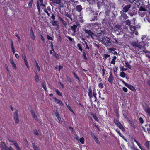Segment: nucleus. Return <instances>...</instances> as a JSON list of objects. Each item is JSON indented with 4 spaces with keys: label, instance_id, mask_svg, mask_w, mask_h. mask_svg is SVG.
Listing matches in <instances>:
<instances>
[{
    "label": "nucleus",
    "instance_id": "603ef678",
    "mask_svg": "<svg viewBox=\"0 0 150 150\" xmlns=\"http://www.w3.org/2000/svg\"><path fill=\"white\" fill-rule=\"evenodd\" d=\"M145 110L150 115V109L149 108H147Z\"/></svg>",
    "mask_w": 150,
    "mask_h": 150
},
{
    "label": "nucleus",
    "instance_id": "680f3d73",
    "mask_svg": "<svg viewBox=\"0 0 150 150\" xmlns=\"http://www.w3.org/2000/svg\"><path fill=\"white\" fill-rule=\"evenodd\" d=\"M69 128L70 129L71 132L73 133L74 132L73 128L71 127H69Z\"/></svg>",
    "mask_w": 150,
    "mask_h": 150
},
{
    "label": "nucleus",
    "instance_id": "6ab92c4d",
    "mask_svg": "<svg viewBox=\"0 0 150 150\" xmlns=\"http://www.w3.org/2000/svg\"><path fill=\"white\" fill-rule=\"evenodd\" d=\"M76 10L77 11L80 12L82 10V8L81 6L80 5H78L76 6Z\"/></svg>",
    "mask_w": 150,
    "mask_h": 150
},
{
    "label": "nucleus",
    "instance_id": "69168bd1",
    "mask_svg": "<svg viewBox=\"0 0 150 150\" xmlns=\"http://www.w3.org/2000/svg\"><path fill=\"white\" fill-rule=\"evenodd\" d=\"M139 120L141 123H143V120L142 117H140L139 118Z\"/></svg>",
    "mask_w": 150,
    "mask_h": 150
},
{
    "label": "nucleus",
    "instance_id": "e2e57ef3",
    "mask_svg": "<svg viewBox=\"0 0 150 150\" xmlns=\"http://www.w3.org/2000/svg\"><path fill=\"white\" fill-rule=\"evenodd\" d=\"M36 75L35 76V81L37 82L38 81V74L36 72L35 73Z\"/></svg>",
    "mask_w": 150,
    "mask_h": 150
},
{
    "label": "nucleus",
    "instance_id": "37998d69",
    "mask_svg": "<svg viewBox=\"0 0 150 150\" xmlns=\"http://www.w3.org/2000/svg\"><path fill=\"white\" fill-rule=\"evenodd\" d=\"M137 144L141 150H145V149L142 147L140 143H138Z\"/></svg>",
    "mask_w": 150,
    "mask_h": 150
},
{
    "label": "nucleus",
    "instance_id": "a211bd4d",
    "mask_svg": "<svg viewBox=\"0 0 150 150\" xmlns=\"http://www.w3.org/2000/svg\"><path fill=\"white\" fill-rule=\"evenodd\" d=\"M88 95L90 98L91 99L93 95L92 93V90L91 88H90L88 89Z\"/></svg>",
    "mask_w": 150,
    "mask_h": 150
},
{
    "label": "nucleus",
    "instance_id": "7c9ffc66",
    "mask_svg": "<svg viewBox=\"0 0 150 150\" xmlns=\"http://www.w3.org/2000/svg\"><path fill=\"white\" fill-rule=\"evenodd\" d=\"M125 66L128 67L130 69H131V66L129 64L128 62H125Z\"/></svg>",
    "mask_w": 150,
    "mask_h": 150
},
{
    "label": "nucleus",
    "instance_id": "052dcab7",
    "mask_svg": "<svg viewBox=\"0 0 150 150\" xmlns=\"http://www.w3.org/2000/svg\"><path fill=\"white\" fill-rule=\"evenodd\" d=\"M114 123L116 125H117L118 123H119L120 122H119L117 120H114Z\"/></svg>",
    "mask_w": 150,
    "mask_h": 150
},
{
    "label": "nucleus",
    "instance_id": "2eb2a0df",
    "mask_svg": "<svg viewBox=\"0 0 150 150\" xmlns=\"http://www.w3.org/2000/svg\"><path fill=\"white\" fill-rule=\"evenodd\" d=\"M10 63L12 64L13 67L15 69H16V66L14 62L13 59H10Z\"/></svg>",
    "mask_w": 150,
    "mask_h": 150
},
{
    "label": "nucleus",
    "instance_id": "f3484780",
    "mask_svg": "<svg viewBox=\"0 0 150 150\" xmlns=\"http://www.w3.org/2000/svg\"><path fill=\"white\" fill-rule=\"evenodd\" d=\"M31 115L33 117L34 119L35 120H37V116L35 115V112H34V111L32 110H31Z\"/></svg>",
    "mask_w": 150,
    "mask_h": 150
},
{
    "label": "nucleus",
    "instance_id": "bf43d9fd",
    "mask_svg": "<svg viewBox=\"0 0 150 150\" xmlns=\"http://www.w3.org/2000/svg\"><path fill=\"white\" fill-rule=\"evenodd\" d=\"M146 19L148 22L150 23V18L149 16L146 17Z\"/></svg>",
    "mask_w": 150,
    "mask_h": 150
},
{
    "label": "nucleus",
    "instance_id": "39448f33",
    "mask_svg": "<svg viewBox=\"0 0 150 150\" xmlns=\"http://www.w3.org/2000/svg\"><path fill=\"white\" fill-rule=\"evenodd\" d=\"M14 118L15 120V122L16 123L18 124L19 122L18 119V113L17 110H16L14 114Z\"/></svg>",
    "mask_w": 150,
    "mask_h": 150
},
{
    "label": "nucleus",
    "instance_id": "a18cd8bd",
    "mask_svg": "<svg viewBox=\"0 0 150 150\" xmlns=\"http://www.w3.org/2000/svg\"><path fill=\"white\" fill-rule=\"evenodd\" d=\"M106 71V70H105V69H104L103 68L102 69V76H104Z\"/></svg>",
    "mask_w": 150,
    "mask_h": 150
},
{
    "label": "nucleus",
    "instance_id": "338daca9",
    "mask_svg": "<svg viewBox=\"0 0 150 150\" xmlns=\"http://www.w3.org/2000/svg\"><path fill=\"white\" fill-rule=\"evenodd\" d=\"M122 89H123V91L125 92H127V89L125 87H123L122 88Z\"/></svg>",
    "mask_w": 150,
    "mask_h": 150
},
{
    "label": "nucleus",
    "instance_id": "b1692460",
    "mask_svg": "<svg viewBox=\"0 0 150 150\" xmlns=\"http://www.w3.org/2000/svg\"><path fill=\"white\" fill-rule=\"evenodd\" d=\"M125 23L126 25H129L130 26V25L131 22L129 20L127 19L126 20Z\"/></svg>",
    "mask_w": 150,
    "mask_h": 150
},
{
    "label": "nucleus",
    "instance_id": "5fc2aeb1",
    "mask_svg": "<svg viewBox=\"0 0 150 150\" xmlns=\"http://www.w3.org/2000/svg\"><path fill=\"white\" fill-rule=\"evenodd\" d=\"M96 95L97 94H96V93H94V92L93 93V96L95 98V101H96V99H97V98H96Z\"/></svg>",
    "mask_w": 150,
    "mask_h": 150
},
{
    "label": "nucleus",
    "instance_id": "a19ab883",
    "mask_svg": "<svg viewBox=\"0 0 150 150\" xmlns=\"http://www.w3.org/2000/svg\"><path fill=\"white\" fill-rule=\"evenodd\" d=\"M122 16L125 19H126L128 18V16L126 14H123L122 15Z\"/></svg>",
    "mask_w": 150,
    "mask_h": 150
},
{
    "label": "nucleus",
    "instance_id": "3c124183",
    "mask_svg": "<svg viewBox=\"0 0 150 150\" xmlns=\"http://www.w3.org/2000/svg\"><path fill=\"white\" fill-rule=\"evenodd\" d=\"M74 138L75 139H76V140H77V141L79 140V137L77 136V135H76L74 136Z\"/></svg>",
    "mask_w": 150,
    "mask_h": 150
},
{
    "label": "nucleus",
    "instance_id": "2f4dec72",
    "mask_svg": "<svg viewBox=\"0 0 150 150\" xmlns=\"http://www.w3.org/2000/svg\"><path fill=\"white\" fill-rule=\"evenodd\" d=\"M65 16L67 17H68L69 18H70L71 20V21H72L73 19L72 18V16L71 15L67 13L66 14Z\"/></svg>",
    "mask_w": 150,
    "mask_h": 150
},
{
    "label": "nucleus",
    "instance_id": "7ed1b4c3",
    "mask_svg": "<svg viewBox=\"0 0 150 150\" xmlns=\"http://www.w3.org/2000/svg\"><path fill=\"white\" fill-rule=\"evenodd\" d=\"M0 148L1 150H11V148H13L11 146L9 148L6 146L5 143L1 142L0 144Z\"/></svg>",
    "mask_w": 150,
    "mask_h": 150
},
{
    "label": "nucleus",
    "instance_id": "e433bc0d",
    "mask_svg": "<svg viewBox=\"0 0 150 150\" xmlns=\"http://www.w3.org/2000/svg\"><path fill=\"white\" fill-rule=\"evenodd\" d=\"M98 86L100 88H102L104 87L103 84L101 83H99L98 84Z\"/></svg>",
    "mask_w": 150,
    "mask_h": 150
},
{
    "label": "nucleus",
    "instance_id": "6e6d98bb",
    "mask_svg": "<svg viewBox=\"0 0 150 150\" xmlns=\"http://www.w3.org/2000/svg\"><path fill=\"white\" fill-rule=\"evenodd\" d=\"M110 56V55L107 54H104L103 55V57L105 58V59H106L107 58L109 57Z\"/></svg>",
    "mask_w": 150,
    "mask_h": 150
},
{
    "label": "nucleus",
    "instance_id": "49530a36",
    "mask_svg": "<svg viewBox=\"0 0 150 150\" xmlns=\"http://www.w3.org/2000/svg\"><path fill=\"white\" fill-rule=\"evenodd\" d=\"M118 68L116 67L115 66L113 67V70L114 72H116L117 71Z\"/></svg>",
    "mask_w": 150,
    "mask_h": 150
},
{
    "label": "nucleus",
    "instance_id": "412c9836",
    "mask_svg": "<svg viewBox=\"0 0 150 150\" xmlns=\"http://www.w3.org/2000/svg\"><path fill=\"white\" fill-rule=\"evenodd\" d=\"M55 115L57 118L58 119V120L59 121V122L60 123H61V119L59 116V113L58 112H56L55 113Z\"/></svg>",
    "mask_w": 150,
    "mask_h": 150
},
{
    "label": "nucleus",
    "instance_id": "bb28decb",
    "mask_svg": "<svg viewBox=\"0 0 150 150\" xmlns=\"http://www.w3.org/2000/svg\"><path fill=\"white\" fill-rule=\"evenodd\" d=\"M58 23V22L55 21H54L52 22V24L53 26H56Z\"/></svg>",
    "mask_w": 150,
    "mask_h": 150
},
{
    "label": "nucleus",
    "instance_id": "c9c22d12",
    "mask_svg": "<svg viewBox=\"0 0 150 150\" xmlns=\"http://www.w3.org/2000/svg\"><path fill=\"white\" fill-rule=\"evenodd\" d=\"M119 135L125 141H127V140L125 137L121 133H119Z\"/></svg>",
    "mask_w": 150,
    "mask_h": 150
},
{
    "label": "nucleus",
    "instance_id": "79ce46f5",
    "mask_svg": "<svg viewBox=\"0 0 150 150\" xmlns=\"http://www.w3.org/2000/svg\"><path fill=\"white\" fill-rule=\"evenodd\" d=\"M67 38L70 42H75L74 40L70 36H68Z\"/></svg>",
    "mask_w": 150,
    "mask_h": 150
},
{
    "label": "nucleus",
    "instance_id": "f8f14e48",
    "mask_svg": "<svg viewBox=\"0 0 150 150\" xmlns=\"http://www.w3.org/2000/svg\"><path fill=\"white\" fill-rule=\"evenodd\" d=\"M131 7L130 5H128L125 6L123 8L122 11L123 12H126L128 11Z\"/></svg>",
    "mask_w": 150,
    "mask_h": 150
},
{
    "label": "nucleus",
    "instance_id": "f257e3e1",
    "mask_svg": "<svg viewBox=\"0 0 150 150\" xmlns=\"http://www.w3.org/2000/svg\"><path fill=\"white\" fill-rule=\"evenodd\" d=\"M102 42L106 47H110L111 42L110 39L106 36H105L102 38Z\"/></svg>",
    "mask_w": 150,
    "mask_h": 150
},
{
    "label": "nucleus",
    "instance_id": "473e14b6",
    "mask_svg": "<svg viewBox=\"0 0 150 150\" xmlns=\"http://www.w3.org/2000/svg\"><path fill=\"white\" fill-rule=\"evenodd\" d=\"M33 2V0H30V2L28 4V6L29 8H30L31 7L32 4Z\"/></svg>",
    "mask_w": 150,
    "mask_h": 150
},
{
    "label": "nucleus",
    "instance_id": "6e6552de",
    "mask_svg": "<svg viewBox=\"0 0 150 150\" xmlns=\"http://www.w3.org/2000/svg\"><path fill=\"white\" fill-rule=\"evenodd\" d=\"M142 127L144 131L145 132L146 131V129L148 132L150 131V125L149 124L145 125L144 126H142Z\"/></svg>",
    "mask_w": 150,
    "mask_h": 150
},
{
    "label": "nucleus",
    "instance_id": "20e7f679",
    "mask_svg": "<svg viewBox=\"0 0 150 150\" xmlns=\"http://www.w3.org/2000/svg\"><path fill=\"white\" fill-rule=\"evenodd\" d=\"M120 80L122 81L123 83L125 85V86L129 88L131 90L134 91H136L135 88L132 86L129 85L128 84L125 83L124 81L121 79H120Z\"/></svg>",
    "mask_w": 150,
    "mask_h": 150
},
{
    "label": "nucleus",
    "instance_id": "13d9d810",
    "mask_svg": "<svg viewBox=\"0 0 150 150\" xmlns=\"http://www.w3.org/2000/svg\"><path fill=\"white\" fill-rule=\"evenodd\" d=\"M83 59H84L85 60L87 59V58L86 56V53L85 52H83Z\"/></svg>",
    "mask_w": 150,
    "mask_h": 150
},
{
    "label": "nucleus",
    "instance_id": "9d476101",
    "mask_svg": "<svg viewBox=\"0 0 150 150\" xmlns=\"http://www.w3.org/2000/svg\"><path fill=\"white\" fill-rule=\"evenodd\" d=\"M129 28L130 30L132 32H134L136 35H138V32L135 31L136 30V28L134 26H132V25H130Z\"/></svg>",
    "mask_w": 150,
    "mask_h": 150
},
{
    "label": "nucleus",
    "instance_id": "4d7b16f0",
    "mask_svg": "<svg viewBox=\"0 0 150 150\" xmlns=\"http://www.w3.org/2000/svg\"><path fill=\"white\" fill-rule=\"evenodd\" d=\"M114 40L113 41V42L114 43H117L118 44V42L117 40L115 38L113 39Z\"/></svg>",
    "mask_w": 150,
    "mask_h": 150
},
{
    "label": "nucleus",
    "instance_id": "aec40b11",
    "mask_svg": "<svg viewBox=\"0 0 150 150\" xmlns=\"http://www.w3.org/2000/svg\"><path fill=\"white\" fill-rule=\"evenodd\" d=\"M30 37L31 38H32L33 40H34L35 39V36L34 34V33L33 31L32 30V29H31L30 30Z\"/></svg>",
    "mask_w": 150,
    "mask_h": 150
},
{
    "label": "nucleus",
    "instance_id": "393cba45",
    "mask_svg": "<svg viewBox=\"0 0 150 150\" xmlns=\"http://www.w3.org/2000/svg\"><path fill=\"white\" fill-rule=\"evenodd\" d=\"M120 76L124 78L125 76V72L123 71L121 72L120 73Z\"/></svg>",
    "mask_w": 150,
    "mask_h": 150
},
{
    "label": "nucleus",
    "instance_id": "a878e982",
    "mask_svg": "<svg viewBox=\"0 0 150 150\" xmlns=\"http://www.w3.org/2000/svg\"><path fill=\"white\" fill-rule=\"evenodd\" d=\"M150 142L149 141H147L146 142L145 144V146L147 148H149L150 146V143H149Z\"/></svg>",
    "mask_w": 150,
    "mask_h": 150
},
{
    "label": "nucleus",
    "instance_id": "f03ea898",
    "mask_svg": "<svg viewBox=\"0 0 150 150\" xmlns=\"http://www.w3.org/2000/svg\"><path fill=\"white\" fill-rule=\"evenodd\" d=\"M147 9L145 8L141 7L138 11V13L139 16L141 17H143L146 14Z\"/></svg>",
    "mask_w": 150,
    "mask_h": 150
},
{
    "label": "nucleus",
    "instance_id": "ea45409f",
    "mask_svg": "<svg viewBox=\"0 0 150 150\" xmlns=\"http://www.w3.org/2000/svg\"><path fill=\"white\" fill-rule=\"evenodd\" d=\"M82 40L83 41V42H85V43L86 47L87 49H89V47L87 45V42L85 41L84 39L83 38L82 39Z\"/></svg>",
    "mask_w": 150,
    "mask_h": 150
},
{
    "label": "nucleus",
    "instance_id": "0e129e2a",
    "mask_svg": "<svg viewBox=\"0 0 150 150\" xmlns=\"http://www.w3.org/2000/svg\"><path fill=\"white\" fill-rule=\"evenodd\" d=\"M55 3L57 4H59L61 3L60 0H56Z\"/></svg>",
    "mask_w": 150,
    "mask_h": 150
},
{
    "label": "nucleus",
    "instance_id": "0eeeda50",
    "mask_svg": "<svg viewBox=\"0 0 150 150\" xmlns=\"http://www.w3.org/2000/svg\"><path fill=\"white\" fill-rule=\"evenodd\" d=\"M84 31H85V33L88 35L87 36L88 37H92L93 35V33L89 30L84 29Z\"/></svg>",
    "mask_w": 150,
    "mask_h": 150
},
{
    "label": "nucleus",
    "instance_id": "dca6fc26",
    "mask_svg": "<svg viewBox=\"0 0 150 150\" xmlns=\"http://www.w3.org/2000/svg\"><path fill=\"white\" fill-rule=\"evenodd\" d=\"M118 127H119L120 129L122 131H125V129L123 126L121 125L120 122H119L118 124L116 125Z\"/></svg>",
    "mask_w": 150,
    "mask_h": 150
},
{
    "label": "nucleus",
    "instance_id": "72a5a7b5",
    "mask_svg": "<svg viewBox=\"0 0 150 150\" xmlns=\"http://www.w3.org/2000/svg\"><path fill=\"white\" fill-rule=\"evenodd\" d=\"M66 106L67 107V108L70 110V111L71 112H72L74 114V112L73 110L71 108L70 106L69 105L67 104H66Z\"/></svg>",
    "mask_w": 150,
    "mask_h": 150
},
{
    "label": "nucleus",
    "instance_id": "4be33fe9",
    "mask_svg": "<svg viewBox=\"0 0 150 150\" xmlns=\"http://www.w3.org/2000/svg\"><path fill=\"white\" fill-rule=\"evenodd\" d=\"M11 48L12 49V51L13 54H14L16 52L15 50L14 49V46L13 45V43L12 40H11Z\"/></svg>",
    "mask_w": 150,
    "mask_h": 150
},
{
    "label": "nucleus",
    "instance_id": "09e8293b",
    "mask_svg": "<svg viewBox=\"0 0 150 150\" xmlns=\"http://www.w3.org/2000/svg\"><path fill=\"white\" fill-rule=\"evenodd\" d=\"M93 117L96 121L97 122L98 121V119L96 115H93Z\"/></svg>",
    "mask_w": 150,
    "mask_h": 150
},
{
    "label": "nucleus",
    "instance_id": "58836bf2",
    "mask_svg": "<svg viewBox=\"0 0 150 150\" xmlns=\"http://www.w3.org/2000/svg\"><path fill=\"white\" fill-rule=\"evenodd\" d=\"M24 63H25V65H26V66H27V67L28 68V69H29V66L28 64V63L27 60L26 59L25 60H24Z\"/></svg>",
    "mask_w": 150,
    "mask_h": 150
},
{
    "label": "nucleus",
    "instance_id": "ddd939ff",
    "mask_svg": "<svg viewBox=\"0 0 150 150\" xmlns=\"http://www.w3.org/2000/svg\"><path fill=\"white\" fill-rule=\"evenodd\" d=\"M53 98L54 100L55 101L56 103H57L61 105H63V104L61 100L57 99L56 97H54Z\"/></svg>",
    "mask_w": 150,
    "mask_h": 150
},
{
    "label": "nucleus",
    "instance_id": "8fccbe9b",
    "mask_svg": "<svg viewBox=\"0 0 150 150\" xmlns=\"http://www.w3.org/2000/svg\"><path fill=\"white\" fill-rule=\"evenodd\" d=\"M22 57L23 59L24 60L26 59V56L25 54H23L22 55Z\"/></svg>",
    "mask_w": 150,
    "mask_h": 150
},
{
    "label": "nucleus",
    "instance_id": "f704fd0d",
    "mask_svg": "<svg viewBox=\"0 0 150 150\" xmlns=\"http://www.w3.org/2000/svg\"><path fill=\"white\" fill-rule=\"evenodd\" d=\"M77 46L79 47V50L81 51H82V49L81 45L80 44H78L77 45Z\"/></svg>",
    "mask_w": 150,
    "mask_h": 150
},
{
    "label": "nucleus",
    "instance_id": "c03bdc74",
    "mask_svg": "<svg viewBox=\"0 0 150 150\" xmlns=\"http://www.w3.org/2000/svg\"><path fill=\"white\" fill-rule=\"evenodd\" d=\"M119 67L121 71H125L126 70V69H125V68L123 66H120Z\"/></svg>",
    "mask_w": 150,
    "mask_h": 150
},
{
    "label": "nucleus",
    "instance_id": "774afa93",
    "mask_svg": "<svg viewBox=\"0 0 150 150\" xmlns=\"http://www.w3.org/2000/svg\"><path fill=\"white\" fill-rule=\"evenodd\" d=\"M131 149L132 150H139L137 148H135L134 147H131Z\"/></svg>",
    "mask_w": 150,
    "mask_h": 150
},
{
    "label": "nucleus",
    "instance_id": "de8ad7c7",
    "mask_svg": "<svg viewBox=\"0 0 150 150\" xmlns=\"http://www.w3.org/2000/svg\"><path fill=\"white\" fill-rule=\"evenodd\" d=\"M42 86L44 89L45 90V91H46V86L45 84L44 83H42Z\"/></svg>",
    "mask_w": 150,
    "mask_h": 150
},
{
    "label": "nucleus",
    "instance_id": "4468645a",
    "mask_svg": "<svg viewBox=\"0 0 150 150\" xmlns=\"http://www.w3.org/2000/svg\"><path fill=\"white\" fill-rule=\"evenodd\" d=\"M11 142L13 143L14 146L16 148V149L17 150L18 149H19L20 147H19L18 143L17 142L15 141H11Z\"/></svg>",
    "mask_w": 150,
    "mask_h": 150
},
{
    "label": "nucleus",
    "instance_id": "c756f323",
    "mask_svg": "<svg viewBox=\"0 0 150 150\" xmlns=\"http://www.w3.org/2000/svg\"><path fill=\"white\" fill-rule=\"evenodd\" d=\"M80 142L82 144H84V139L83 137H81L79 139Z\"/></svg>",
    "mask_w": 150,
    "mask_h": 150
},
{
    "label": "nucleus",
    "instance_id": "423d86ee",
    "mask_svg": "<svg viewBox=\"0 0 150 150\" xmlns=\"http://www.w3.org/2000/svg\"><path fill=\"white\" fill-rule=\"evenodd\" d=\"M131 45L134 48L137 47L139 49H141L142 46L138 42H132L131 44Z\"/></svg>",
    "mask_w": 150,
    "mask_h": 150
},
{
    "label": "nucleus",
    "instance_id": "9b49d317",
    "mask_svg": "<svg viewBox=\"0 0 150 150\" xmlns=\"http://www.w3.org/2000/svg\"><path fill=\"white\" fill-rule=\"evenodd\" d=\"M40 7L43 9L44 12L46 13L48 16H49V14L46 8V6L44 4H42L40 5Z\"/></svg>",
    "mask_w": 150,
    "mask_h": 150
},
{
    "label": "nucleus",
    "instance_id": "4c0bfd02",
    "mask_svg": "<svg viewBox=\"0 0 150 150\" xmlns=\"http://www.w3.org/2000/svg\"><path fill=\"white\" fill-rule=\"evenodd\" d=\"M32 145L33 148L34 150H38V147L35 146V144L34 143H33Z\"/></svg>",
    "mask_w": 150,
    "mask_h": 150
},
{
    "label": "nucleus",
    "instance_id": "cd10ccee",
    "mask_svg": "<svg viewBox=\"0 0 150 150\" xmlns=\"http://www.w3.org/2000/svg\"><path fill=\"white\" fill-rule=\"evenodd\" d=\"M56 92V93L60 96H62V94L57 89L55 90Z\"/></svg>",
    "mask_w": 150,
    "mask_h": 150
},
{
    "label": "nucleus",
    "instance_id": "864d4df0",
    "mask_svg": "<svg viewBox=\"0 0 150 150\" xmlns=\"http://www.w3.org/2000/svg\"><path fill=\"white\" fill-rule=\"evenodd\" d=\"M15 36L17 37L18 40V41H19L20 40V38L19 36L18 35V34L17 33L15 34Z\"/></svg>",
    "mask_w": 150,
    "mask_h": 150
},
{
    "label": "nucleus",
    "instance_id": "5701e85b",
    "mask_svg": "<svg viewBox=\"0 0 150 150\" xmlns=\"http://www.w3.org/2000/svg\"><path fill=\"white\" fill-rule=\"evenodd\" d=\"M77 27V26L76 25H74L73 26L71 27V29L73 32L74 33H75L76 32V29Z\"/></svg>",
    "mask_w": 150,
    "mask_h": 150
},
{
    "label": "nucleus",
    "instance_id": "1a4fd4ad",
    "mask_svg": "<svg viewBox=\"0 0 150 150\" xmlns=\"http://www.w3.org/2000/svg\"><path fill=\"white\" fill-rule=\"evenodd\" d=\"M110 76L108 78V80L109 82L112 83L114 80V78L112 72H110Z\"/></svg>",
    "mask_w": 150,
    "mask_h": 150
},
{
    "label": "nucleus",
    "instance_id": "c85d7f7f",
    "mask_svg": "<svg viewBox=\"0 0 150 150\" xmlns=\"http://www.w3.org/2000/svg\"><path fill=\"white\" fill-rule=\"evenodd\" d=\"M94 140L95 141V142L98 144H100V142L99 140H98V139L96 138L95 136H94Z\"/></svg>",
    "mask_w": 150,
    "mask_h": 150
}]
</instances>
